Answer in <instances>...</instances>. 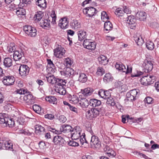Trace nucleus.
<instances>
[{"instance_id": "obj_26", "label": "nucleus", "mask_w": 159, "mask_h": 159, "mask_svg": "<svg viewBox=\"0 0 159 159\" xmlns=\"http://www.w3.org/2000/svg\"><path fill=\"white\" fill-rule=\"evenodd\" d=\"M104 150L106 152L108 155L109 157H113L115 155V152L108 146H106Z\"/></svg>"}, {"instance_id": "obj_8", "label": "nucleus", "mask_w": 159, "mask_h": 159, "mask_svg": "<svg viewBox=\"0 0 159 159\" xmlns=\"http://www.w3.org/2000/svg\"><path fill=\"white\" fill-rule=\"evenodd\" d=\"M65 53V49L61 46H59L54 50V54L57 58H62Z\"/></svg>"}, {"instance_id": "obj_53", "label": "nucleus", "mask_w": 159, "mask_h": 159, "mask_svg": "<svg viewBox=\"0 0 159 159\" xmlns=\"http://www.w3.org/2000/svg\"><path fill=\"white\" fill-rule=\"evenodd\" d=\"M144 101L145 103L150 104L152 102L153 99L151 97H147L145 98Z\"/></svg>"}, {"instance_id": "obj_9", "label": "nucleus", "mask_w": 159, "mask_h": 159, "mask_svg": "<svg viewBox=\"0 0 159 159\" xmlns=\"http://www.w3.org/2000/svg\"><path fill=\"white\" fill-rule=\"evenodd\" d=\"M20 98L23 99L24 101L27 105L33 104L35 102L34 98L32 95L30 94H26L24 96L21 97Z\"/></svg>"}, {"instance_id": "obj_28", "label": "nucleus", "mask_w": 159, "mask_h": 159, "mask_svg": "<svg viewBox=\"0 0 159 159\" xmlns=\"http://www.w3.org/2000/svg\"><path fill=\"white\" fill-rule=\"evenodd\" d=\"M36 4L42 9H45L47 7V2L45 0H38L36 2Z\"/></svg>"}, {"instance_id": "obj_14", "label": "nucleus", "mask_w": 159, "mask_h": 159, "mask_svg": "<svg viewBox=\"0 0 159 159\" xmlns=\"http://www.w3.org/2000/svg\"><path fill=\"white\" fill-rule=\"evenodd\" d=\"M143 66L147 72L151 71L153 68V64L151 61L147 59L145 60ZM146 71V70H145V71Z\"/></svg>"}, {"instance_id": "obj_5", "label": "nucleus", "mask_w": 159, "mask_h": 159, "mask_svg": "<svg viewBox=\"0 0 159 159\" xmlns=\"http://www.w3.org/2000/svg\"><path fill=\"white\" fill-rule=\"evenodd\" d=\"M23 30L29 36L34 37L37 34V30L36 29L30 25H25L24 26Z\"/></svg>"}, {"instance_id": "obj_38", "label": "nucleus", "mask_w": 159, "mask_h": 159, "mask_svg": "<svg viewBox=\"0 0 159 159\" xmlns=\"http://www.w3.org/2000/svg\"><path fill=\"white\" fill-rule=\"evenodd\" d=\"M113 77L109 73L106 74L103 78V81L106 83L111 81Z\"/></svg>"}, {"instance_id": "obj_6", "label": "nucleus", "mask_w": 159, "mask_h": 159, "mask_svg": "<svg viewBox=\"0 0 159 159\" xmlns=\"http://www.w3.org/2000/svg\"><path fill=\"white\" fill-rule=\"evenodd\" d=\"M81 129L79 126H76L73 129L71 132V137L72 139L76 140L79 137H82L80 135Z\"/></svg>"}, {"instance_id": "obj_62", "label": "nucleus", "mask_w": 159, "mask_h": 159, "mask_svg": "<svg viewBox=\"0 0 159 159\" xmlns=\"http://www.w3.org/2000/svg\"><path fill=\"white\" fill-rule=\"evenodd\" d=\"M27 91V90L23 89H20L17 90L16 91L17 93L19 94H25L26 93Z\"/></svg>"}, {"instance_id": "obj_13", "label": "nucleus", "mask_w": 159, "mask_h": 159, "mask_svg": "<svg viewBox=\"0 0 159 159\" xmlns=\"http://www.w3.org/2000/svg\"><path fill=\"white\" fill-rule=\"evenodd\" d=\"M62 75L68 77L75 74V71L72 68L67 67L64 68L63 71H60Z\"/></svg>"}, {"instance_id": "obj_43", "label": "nucleus", "mask_w": 159, "mask_h": 159, "mask_svg": "<svg viewBox=\"0 0 159 159\" xmlns=\"http://www.w3.org/2000/svg\"><path fill=\"white\" fill-rule=\"evenodd\" d=\"M146 47L148 49L152 50L154 48V44L151 41H148L146 43Z\"/></svg>"}, {"instance_id": "obj_63", "label": "nucleus", "mask_w": 159, "mask_h": 159, "mask_svg": "<svg viewBox=\"0 0 159 159\" xmlns=\"http://www.w3.org/2000/svg\"><path fill=\"white\" fill-rule=\"evenodd\" d=\"M143 73L140 71H137L136 73L132 74L131 76L132 77H138L142 75Z\"/></svg>"}, {"instance_id": "obj_1", "label": "nucleus", "mask_w": 159, "mask_h": 159, "mask_svg": "<svg viewBox=\"0 0 159 159\" xmlns=\"http://www.w3.org/2000/svg\"><path fill=\"white\" fill-rule=\"evenodd\" d=\"M58 80L55 86V91L60 94L65 95L66 93V90L65 87L66 83V80L63 79Z\"/></svg>"}, {"instance_id": "obj_60", "label": "nucleus", "mask_w": 159, "mask_h": 159, "mask_svg": "<svg viewBox=\"0 0 159 159\" xmlns=\"http://www.w3.org/2000/svg\"><path fill=\"white\" fill-rule=\"evenodd\" d=\"M105 90L103 89H100L98 92L99 95L101 98L104 99Z\"/></svg>"}, {"instance_id": "obj_30", "label": "nucleus", "mask_w": 159, "mask_h": 159, "mask_svg": "<svg viewBox=\"0 0 159 159\" xmlns=\"http://www.w3.org/2000/svg\"><path fill=\"white\" fill-rule=\"evenodd\" d=\"M86 32L84 30H80L78 32L79 40L80 41H82L86 37Z\"/></svg>"}, {"instance_id": "obj_55", "label": "nucleus", "mask_w": 159, "mask_h": 159, "mask_svg": "<svg viewBox=\"0 0 159 159\" xmlns=\"http://www.w3.org/2000/svg\"><path fill=\"white\" fill-rule=\"evenodd\" d=\"M92 111H93V118L96 117L99 115L98 111V110L97 108H92Z\"/></svg>"}, {"instance_id": "obj_21", "label": "nucleus", "mask_w": 159, "mask_h": 159, "mask_svg": "<svg viewBox=\"0 0 159 159\" xmlns=\"http://www.w3.org/2000/svg\"><path fill=\"white\" fill-rule=\"evenodd\" d=\"M93 91V89L90 88H87L81 90L82 93L85 97H87L91 95Z\"/></svg>"}, {"instance_id": "obj_44", "label": "nucleus", "mask_w": 159, "mask_h": 159, "mask_svg": "<svg viewBox=\"0 0 159 159\" xmlns=\"http://www.w3.org/2000/svg\"><path fill=\"white\" fill-rule=\"evenodd\" d=\"M16 47L15 45L13 43H11L7 47V50L10 52H14L16 50Z\"/></svg>"}, {"instance_id": "obj_29", "label": "nucleus", "mask_w": 159, "mask_h": 159, "mask_svg": "<svg viewBox=\"0 0 159 159\" xmlns=\"http://www.w3.org/2000/svg\"><path fill=\"white\" fill-rule=\"evenodd\" d=\"M50 20L47 19L43 20L40 22V26L43 28H49L50 27Z\"/></svg>"}, {"instance_id": "obj_16", "label": "nucleus", "mask_w": 159, "mask_h": 159, "mask_svg": "<svg viewBox=\"0 0 159 159\" xmlns=\"http://www.w3.org/2000/svg\"><path fill=\"white\" fill-rule=\"evenodd\" d=\"M136 21V19L133 16H128L127 18L126 23L129 24V25H133L130 26V27L131 29H134L135 27V25H134Z\"/></svg>"}, {"instance_id": "obj_25", "label": "nucleus", "mask_w": 159, "mask_h": 159, "mask_svg": "<svg viewBox=\"0 0 159 159\" xmlns=\"http://www.w3.org/2000/svg\"><path fill=\"white\" fill-rule=\"evenodd\" d=\"M35 133L37 134H43L45 131V129L41 125H37L35 126Z\"/></svg>"}, {"instance_id": "obj_22", "label": "nucleus", "mask_w": 159, "mask_h": 159, "mask_svg": "<svg viewBox=\"0 0 159 159\" xmlns=\"http://www.w3.org/2000/svg\"><path fill=\"white\" fill-rule=\"evenodd\" d=\"M2 143H3V149L11 150V149H13L12 144L9 141L2 140Z\"/></svg>"}, {"instance_id": "obj_64", "label": "nucleus", "mask_w": 159, "mask_h": 159, "mask_svg": "<svg viewBox=\"0 0 159 159\" xmlns=\"http://www.w3.org/2000/svg\"><path fill=\"white\" fill-rule=\"evenodd\" d=\"M59 120L61 122L63 123L66 121V119L64 116L61 115L59 116Z\"/></svg>"}, {"instance_id": "obj_4", "label": "nucleus", "mask_w": 159, "mask_h": 159, "mask_svg": "<svg viewBox=\"0 0 159 159\" xmlns=\"http://www.w3.org/2000/svg\"><path fill=\"white\" fill-rule=\"evenodd\" d=\"M115 67L116 69L125 72V74L131 72L132 70V68L131 66L129 67L127 65L126 68L125 66L120 62L116 63L115 65Z\"/></svg>"}, {"instance_id": "obj_35", "label": "nucleus", "mask_w": 159, "mask_h": 159, "mask_svg": "<svg viewBox=\"0 0 159 159\" xmlns=\"http://www.w3.org/2000/svg\"><path fill=\"white\" fill-rule=\"evenodd\" d=\"M46 100L50 103L53 104H56L57 102V98L54 96H52L46 97Z\"/></svg>"}, {"instance_id": "obj_32", "label": "nucleus", "mask_w": 159, "mask_h": 159, "mask_svg": "<svg viewBox=\"0 0 159 159\" xmlns=\"http://www.w3.org/2000/svg\"><path fill=\"white\" fill-rule=\"evenodd\" d=\"M43 16V14L42 12L41 11H38L35 13L34 18V20L37 22L40 20Z\"/></svg>"}, {"instance_id": "obj_56", "label": "nucleus", "mask_w": 159, "mask_h": 159, "mask_svg": "<svg viewBox=\"0 0 159 159\" xmlns=\"http://www.w3.org/2000/svg\"><path fill=\"white\" fill-rule=\"evenodd\" d=\"M97 108L99 114L103 115L105 113L106 110L103 107H102L100 108Z\"/></svg>"}, {"instance_id": "obj_40", "label": "nucleus", "mask_w": 159, "mask_h": 159, "mask_svg": "<svg viewBox=\"0 0 159 159\" xmlns=\"http://www.w3.org/2000/svg\"><path fill=\"white\" fill-rule=\"evenodd\" d=\"M101 19L103 22L108 21L109 19V16H108L106 12L105 11H103L101 13Z\"/></svg>"}, {"instance_id": "obj_42", "label": "nucleus", "mask_w": 159, "mask_h": 159, "mask_svg": "<svg viewBox=\"0 0 159 159\" xmlns=\"http://www.w3.org/2000/svg\"><path fill=\"white\" fill-rule=\"evenodd\" d=\"M50 16L52 19L51 23L53 25L56 24V19L57 16L54 11L52 10V11Z\"/></svg>"}, {"instance_id": "obj_59", "label": "nucleus", "mask_w": 159, "mask_h": 159, "mask_svg": "<svg viewBox=\"0 0 159 159\" xmlns=\"http://www.w3.org/2000/svg\"><path fill=\"white\" fill-rule=\"evenodd\" d=\"M50 131L56 134H60L61 133V131L59 130H56L55 129L52 128H50L49 129Z\"/></svg>"}, {"instance_id": "obj_27", "label": "nucleus", "mask_w": 159, "mask_h": 159, "mask_svg": "<svg viewBox=\"0 0 159 159\" xmlns=\"http://www.w3.org/2000/svg\"><path fill=\"white\" fill-rule=\"evenodd\" d=\"M88 80L87 74L83 73H79L78 81L82 83L86 82Z\"/></svg>"}, {"instance_id": "obj_39", "label": "nucleus", "mask_w": 159, "mask_h": 159, "mask_svg": "<svg viewBox=\"0 0 159 159\" xmlns=\"http://www.w3.org/2000/svg\"><path fill=\"white\" fill-rule=\"evenodd\" d=\"M71 25L72 28L75 29H77L81 26L80 23L76 20H74L72 21Z\"/></svg>"}, {"instance_id": "obj_24", "label": "nucleus", "mask_w": 159, "mask_h": 159, "mask_svg": "<svg viewBox=\"0 0 159 159\" xmlns=\"http://www.w3.org/2000/svg\"><path fill=\"white\" fill-rule=\"evenodd\" d=\"M101 104V101L96 99H91L89 104L93 107H96L100 106Z\"/></svg>"}, {"instance_id": "obj_12", "label": "nucleus", "mask_w": 159, "mask_h": 159, "mask_svg": "<svg viewBox=\"0 0 159 159\" xmlns=\"http://www.w3.org/2000/svg\"><path fill=\"white\" fill-rule=\"evenodd\" d=\"M83 12L84 14L87 15L89 17H92L97 13V11L93 7H87L83 10Z\"/></svg>"}, {"instance_id": "obj_48", "label": "nucleus", "mask_w": 159, "mask_h": 159, "mask_svg": "<svg viewBox=\"0 0 159 159\" xmlns=\"http://www.w3.org/2000/svg\"><path fill=\"white\" fill-rule=\"evenodd\" d=\"M33 109L34 111L37 113H40L41 110V107L36 104L34 105L33 106Z\"/></svg>"}, {"instance_id": "obj_31", "label": "nucleus", "mask_w": 159, "mask_h": 159, "mask_svg": "<svg viewBox=\"0 0 159 159\" xmlns=\"http://www.w3.org/2000/svg\"><path fill=\"white\" fill-rule=\"evenodd\" d=\"M98 60L99 63L103 65L106 64L108 61L107 57L103 55H101L98 58Z\"/></svg>"}, {"instance_id": "obj_20", "label": "nucleus", "mask_w": 159, "mask_h": 159, "mask_svg": "<svg viewBox=\"0 0 159 159\" xmlns=\"http://www.w3.org/2000/svg\"><path fill=\"white\" fill-rule=\"evenodd\" d=\"M72 127L69 125L66 124H64L61 125L60 129L61 133L63 132L64 133L71 132L72 131Z\"/></svg>"}, {"instance_id": "obj_18", "label": "nucleus", "mask_w": 159, "mask_h": 159, "mask_svg": "<svg viewBox=\"0 0 159 159\" xmlns=\"http://www.w3.org/2000/svg\"><path fill=\"white\" fill-rule=\"evenodd\" d=\"M64 139L61 136H56L53 139V142L55 144L62 145L64 143Z\"/></svg>"}, {"instance_id": "obj_17", "label": "nucleus", "mask_w": 159, "mask_h": 159, "mask_svg": "<svg viewBox=\"0 0 159 159\" xmlns=\"http://www.w3.org/2000/svg\"><path fill=\"white\" fill-rule=\"evenodd\" d=\"M46 78L48 83L52 85L55 84V86L58 81V80H61V79H56L53 75H48L46 76Z\"/></svg>"}, {"instance_id": "obj_47", "label": "nucleus", "mask_w": 159, "mask_h": 159, "mask_svg": "<svg viewBox=\"0 0 159 159\" xmlns=\"http://www.w3.org/2000/svg\"><path fill=\"white\" fill-rule=\"evenodd\" d=\"M107 103L110 105L114 106L115 105V102L114 101V100L112 98L111 96L107 98Z\"/></svg>"}, {"instance_id": "obj_49", "label": "nucleus", "mask_w": 159, "mask_h": 159, "mask_svg": "<svg viewBox=\"0 0 159 159\" xmlns=\"http://www.w3.org/2000/svg\"><path fill=\"white\" fill-rule=\"evenodd\" d=\"M68 145L72 147H77L79 145V143L72 139L68 142Z\"/></svg>"}, {"instance_id": "obj_36", "label": "nucleus", "mask_w": 159, "mask_h": 159, "mask_svg": "<svg viewBox=\"0 0 159 159\" xmlns=\"http://www.w3.org/2000/svg\"><path fill=\"white\" fill-rule=\"evenodd\" d=\"M15 12L19 17L21 15H24L25 14V9L21 7L16 8V11Z\"/></svg>"}, {"instance_id": "obj_51", "label": "nucleus", "mask_w": 159, "mask_h": 159, "mask_svg": "<svg viewBox=\"0 0 159 159\" xmlns=\"http://www.w3.org/2000/svg\"><path fill=\"white\" fill-rule=\"evenodd\" d=\"M96 43L95 42H91L90 43V44L88 45L87 49L91 50H94L96 48Z\"/></svg>"}, {"instance_id": "obj_23", "label": "nucleus", "mask_w": 159, "mask_h": 159, "mask_svg": "<svg viewBox=\"0 0 159 159\" xmlns=\"http://www.w3.org/2000/svg\"><path fill=\"white\" fill-rule=\"evenodd\" d=\"M79 104L82 107L86 108L89 106V102L86 99L80 97Z\"/></svg>"}, {"instance_id": "obj_15", "label": "nucleus", "mask_w": 159, "mask_h": 159, "mask_svg": "<svg viewBox=\"0 0 159 159\" xmlns=\"http://www.w3.org/2000/svg\"><path fill=\"white\" fill-rule=\"evenodd\" d=\"M68 21L67 20V18L66 17L61 18L59 20L58 25L61 29H66L69 26Z\"/></svg>"}, {"instance_id": "obj_11", "label": "nucleus", "mask_w": 159, "mask_h": 159, "mask_svg": "<svg viewBox=\"0 0 159 159\" xmlns=\"http://www.w3.org/2000/svg\"><path fill=\"white\" fill-rule=\"evenodd\" d=\"M15 81V78L12 76H5L3 77L2 80L4 84L7 86L13 85Z\"/></svg>"}, {"instance_id": "obj_54", "label": "nucleus", "mask_w": 159, "mask_h": 159, "mask_svg": "<svg viewBox=\"0 0 159 159\" xmlns=\"http://www.w3.org/2000/svg\"><path fill=\"white\" fill-rule=\"evenodd\" d=\"M141 80H143V81H144L145 80H146L147 81V83L148 84H150L152 83L151 79L149 78H148V75L143 77L142 78Z\"/></svg>"}, {"instance_id": "obj_61", "label": "nucleus", "mask_w": 159, "mask_h": 159, "mask_svg": "<svg viewBox=\"0 0 159 159\" xmlns=\"http://www.w3.org/2000/svg\"><path fill=\"white\" fill-rule=\"evenodd\" d=\"M90 42L89 41V40L87 39L84 40L83 42V45L84 47L87 48L88 45L90 44Z\"/></svg>"}, {"instance_id": "obj_45", "label": "nucleus", "mask_w": 159, "mask_h": 159, "mask_svg": "<svg viewBox=\"0 0 159 159\" xmlns=\"http://www.w3.org/2000/svg\"><path fill=\"white\" fill-rule=\"evenodd\" d=\"M105 73V70L102 67H98L97 70L96 74L98 76H101Z\"/></svg>"}, {"instance_id": "obj_57", "label": "nucleus", "mask_w": 159, "mask_h": 159, "mask_svg": "<svg viewBox=\"0 0 159 159\" xmlns=\"http://www.w3.org/2000/svg\"><path fill=\"white\" fill-rule=\"evenodd\" d=\"M110 91H111V89H110L108 90H105V99H107L111 96Z\"/></svg>"}, {"instance_id": "obj_58", "label": "nucleus", "mask_w": 159, "mask_h": 159, "mask_svg": "<svg viewBox=\"0 0 159 159\" xmlns=\"http://www.w3.org/2000/svg\"><path fill=\"white\" fill-rule=\"evenodd\" d=\"M48 62L47 67L48 68L49 67H54L55 66V65L53 63L52 61L51 60V59H47Z\"/></svg>"}, {"instance_id": "obj_2", "label": "nucleus", "mask_w": 159, "mask_h": 159, "mask_svg": "<svg viewBox=\"0 0 159 159\" xmlns=\"http://www.w3.org/2000/svg\"><path fill=\"white\" fill-rule=\"evenodd\" d=\"M26 48L24 46L21 47L19 50L15 51L13 53V59L15 61L19 60L26 55Z\"/></svg>"}, {"instance_id": "obj_52", "label": "nucleus", "mask_w": 159, "mask_h": 159, "mask_svg": "<svg viewBox=\"0 0 159 159\" xmlns=\"http://www.w3.org/2000/svg\"><path fill=\"white\" fill-rule=\"evenodd\" d=\"M65 65L67 67H70L72 64V61L69 58L65 59Z\"/></svg>"}, {"instance_id": "obj_3", "label": "nucleus", "mask_w": 159, "mask_h": 159, "mask_svg": "<svg viewBox=\"0 0 159 159\" xmlns=\"http://www.w3.org/2000/svg\"><path fill=\"white\" fill-rule=\"evenodd\" d=\"M4 115H2L0 116V123L4 127H7L8 126L9 127H12L15 124V122L12 119L7 117Z\"/></svg>"}, {"instance_id": "obj_34", "label": "nucleus", "mask_w": 159, "mask_h": 159, "mask_svg": "<svg viewBox=\"0 0 159 159\" xmlns=\"http://www.w3.org/2000/svg\"><path fill=\"white\" fill-rule=\"evenodd\" d=\"M80 97H81L80 96L79 98H78L76 95H73L70 98V101L71 103L76 104L79 102Z\"/></svg>"}, {"instance_id": "obj_19", "label": "nucleus", "mask_w": 159, "mask_h": 159, "mask_svg": "<svg viewBox=\"0 0 159 159\" xmlns=\"http://www.w3.org/2000/svg\"><path fill=\"white\" fill-rule=\"evenodd\" d=\"M136 17L140 21H144L147 17L146 13L143 11H138L136 14Z\"/></svg>"}, {"instance_id": "obj_46", "label": "nucleus", "mask_w": 159, "mask_h": 159, "mask_svg": "<svg viewBox=\"0 0 159 159\" xmlns=\"http://www.w3.org/2000/svg\"><path fill=\"white\" fill-rule=\"evenodd\" d=\"M124 13L123 9L121 8L116 9L115 11V14L119 16H123Z\"/></svg>"}, {"instance_id": "obj_7", "label": "nucleus", "mask_w": 159, "mask_h": 159, "mask_svg": "<svg viewBox=\"0 0 159 159\" xmlns=\"http://www.w3.org/2000/svg\"><path fill=\"white\" fill-rule=\"evenodd\" d=\"M90 144L92 147L99 148L101 146V143L98 137L93 135L91 136Z\"/></svg>"}, {"instance_id": "obj_33", "label": "nucleus", "mask_w": 159, "mask_h": 159, "mask_svg": "<svg viewBox=\"0 0 159 159\" xmlns=\"http://www.w3.org/2000/svg\"><path fill=\"white\" fill-rule=\"evenodd\" d=\"M3 62L4 66L6 67H9L12 65V60L9 57L5 58Z\"/></svg>"}, {"instance_id": "obj_37", "label": "nucleus", "mask_w": 159, "mask_h": 159, "mask_svg": "<svg viewBox=\"0 0 159 159\" xmlns=\"http://www.w3.org/2000/svg\"><path fill=\"white\" fill-rule=\"evenodd\" d=\"M104 24V29L105 30L108 31L112 28V25L109 21H106Z\"/></svg>"}, {"instance_id": "obj_50", "label": "nucleus", "mask_w": 159, "mask_h": 159, "mask_svg": "<svg viewBox=\"0 0 159 159\" xmlns=\"http://www.w3.org/2000/svg\"><path fill=\"white\" fill-rule=\"evenodd\" d=\"M86 115L87 117H88L90 119L93 118V111L92 108L90 110L87 111L86 113Z\"/></svg>"}, {"instance_id": "obj_41", "label": "nucleus", "mask_w": 159, "mask_h": 159, "mask_svg": "<svg viewBox=\"0 0 159 159\" xmlns=\"http://www.w3.org/2000/svg\"><path fill=\"white\" fill-rule=\"evenodd\" d=\"M139 90L138 89H134L131 90H130L129 93H127L128 96L131 95L132 96H134L135 98L136 97L137 94L139 93Z\"/></svg>"}, {"instance_id": "obj_10", "label": "nucleus", "mask_w": 159, "mask_h": 159, "mask_svg": "<svg viewBox=\"0 0 159 159\" xmlns=\"http://www.w3.org/2000/svg\"><path fill=\"white\" fill-rule=\"evenodd\" d=\"M29 70L27 66L25 65H21L19 69V74L21 77H25L28 74Z\"/></svg>"}]
</instances>
